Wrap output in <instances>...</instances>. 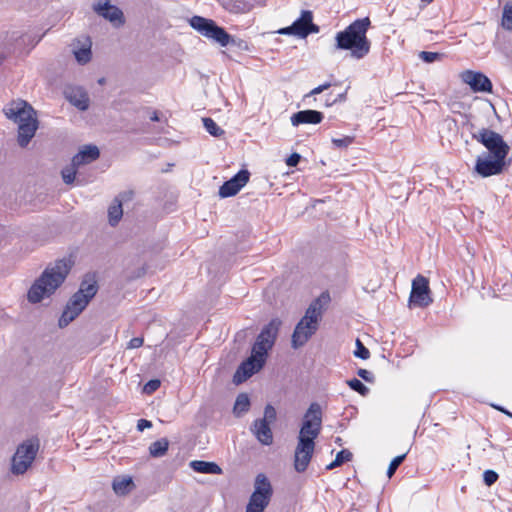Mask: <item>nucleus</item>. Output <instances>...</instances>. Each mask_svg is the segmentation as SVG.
<instances>
[{
  "label": "nucleus",
  "instance_id": "26",
  "mask_svg": "<svg viewBox=\"0 0 512 512\" xmlns=\"http://www.w3.org/2000/svg\"><path fill=\"white\" fill-rule=\"evenodd\" d=\"M190 467L198 473L204 474H221L222 469L214 462H207L202 460H194L190 462Z\"/></svg>",
  "mask_w": 512,
  "mask_h": 512
},
{
  "label": "nucleus",
  "instance_id": "49",
  "mask_svg": "<svg viewBox=\"0 0 512 512\" xmlns=\"http://www.w3.org/2000/svg\"><path fill=\"white\" fill-rule=\"evenodd\" d=\"M201 122L204 126V128H219L216 123L211 119V118H208V117H202L201 118Z\"/></svg>",
  "mask_w": 512,
  "mask_h": 512
},
{
  "label": "nucleus",
  "instance_id": "8",
  "mask_svg": "<svg viewBox=\"0 0 512 512\" xmlns=\"http://www.w3.org/2000/svg\"><path fill=\"white\" fill-rule=\"evenodd\" d=\"M38 450L37 439H29L21 443L12 457L11 472L15 475L24 474L31 467Z\"/></svg>",
  "mask_w": 512,
  "mask_h": 512
},
{
  "label": "nucleus",
  "instance_id": "6",
  "mask_svg": "<svg viewBox=\"0 0 512 512\" xmlns=\"http://www.w3.org/2000/svg\"><path fill=\"white\" fill-rule=\"evenodd\" d=\"M5 116L18 124V128H38L39 121L36 110L22 99L9 102L4 108Z\"/></svg>",
  "mask_w": 512,
  "mask_h": 512
},
{
  "label": "nucleus",
  "instance_id": "20",
  "mask_svg": "<svg viewBox=\"0 0 512 512\" xmlns=\"http://www.w3.org/2000/svg\"><path fill=\"white\" fill-rule=\"evenodd\" d=\"M329 302V294L327 292L321 293V295L313 300L308 306L302 319H306L308 322L313 323L319 327V323L322 319L325 307Z\"/></svg>",
  "mask_w": 512,
  "mask_h": 512
},
{
  "label": "nucleus",
  "instance_id": "13",
  "mask_svg": "<svg viewBox=\"0 0 512 512\" xmlns=\"http://www.w3.org/2000/svg\"><path fill=\"white\" fill-rule=\"evenodd\" d=\"M409 301L418 307H427L432 303L433 300L430 296V288L427 278L422 275H418L413 280Z\"/></svg>",
  "mask_w": 512,
  "mask_h": 512
},
{
  "label": "nucleus",
  "instance_id": "54",
  "mask_svg": "<svg viewBox=\"0 0 512 512\" xmlns=\"http://www.w3.org/2000/svg\"><path fill=\"white\" fill-rule=\"evenodd\" d=\"M432 1H433V0H421V2L426 3V4H429V3H431Z\"/></svg>",
  "mask_w": 512,
  "mask_h": 512
},
{
  "label": "nucleus",
  "instance_id": "50",
  "mask_svg": "<svg viewBox=\"0 0 512 512\" xmlns=\"http://www.w3.org/2000/svg\"><path fill=\"white\" fill-rule=\"evenodd\" d=\"M236 39V43L235 44H229V46H236L238 48H241V49H246L247 48V43L245 41H243L242 39H238V38H235Z\"/></svg>",
  "mask_w": 512,
  "mask_h": 512
},
{
  "label": "nucleus",
  "instance_id": "21",
  "mask_svg": "<svg viewBox=\"0 0 512 512\" xmlns=\"http://www.w3.org/2000/svg\"><path fill=\"white\" fill-rule=\"evenodd\" d=\"M91 40L89 37L75 39L71 44V51L80 65H85L92 58Z\"/></svg>",
  "mask_w": 512,
  "mask_h": 512
},
{
  "label": "nucleus",
  "instance_id": "3",
  "mask_svg": "<svg viewBox=\"0 0 512 512\" xmlns=\"http://www.w3.org/2000/svg\"><path fill=\"white\" fill-rule=\"evenodd\" d=\"M371 26L369 17L355 20L343 31L335 36V47L339 50H349L351 56L356 59L364 58L369 52L371 42L366 33Z\"/></svg>",
  "mask_w": 512,
  "mask_h": 512
},
{
  "label": "nucleus",
  "instance_id": "16",
  "mask_svg": "<svg viewBox=\"0 0 512 512\" xmlns=\"http://www.w3.org/2000/svg\"><path fill=\"white\" fill-rule=\"evenodd\" d=\"M65 99L73 106L81 111H85L89 107L90 99L87 91L78 85L68 84L63 89Z\"/></svg>",
  "mask_w": 512,
  "mask_h": 512
},
{
  "label": "nucleus",
  "instance_id": "43",
  "mask_svg": "<svg viewBox=\"0 0 512 512\" xmlns=\"http://www.w3.org/2000/svg\"><path fill=\"white\" fill-rule=\"evenodd\" d=\"M143 342H144L143 338H141V337H134V338H132V339L128 342V344H127V348H128V349H136V348H139V347H141V346L143 345Z\"/></svg>",
  "mask_w": 512,
  "mask_h": 512
},
{
  "label": "nucleus",
  "instance_id": "48",
  "mask_svg": "<svg viewBox=\"0 0 512 512\" xmlns=\"http://www.w3.org/2000/svg\"><path fill=\"white\" fill-rule=\"evenodd\" d=\"M147 113V117H149L150 120L152 121H158L160 122L161 121V118H162V114H160L159 112L157 111H151L150 109H147L146 111Z\"/></svg>",
  "mask_w": 512,
  "mask_h": 512
},
{
  "label": "nucleus",
  "instance_id": "4",
  "mask_svg": "<svg viewBox=\"0 0 512 512\" xmlns=\"http://www.w3.org/2000/svg\"><path fill=\"white\" fill-rule=\"evenodd\" d=\"M98 291L97 281L87 275L81 282L79 290L68 301L58 325L61 328L68 326L89 304Z\"/></svg>",
  "mask_w": 512,
  "mask_h": 512
},
{
  "label": "nucleus",
  "instance_id": "34",
  "mask_svg": "<svg viewBox=\"0 0 512 512\" xmlns=\"http://www.w3.org/2000/svg\"><path fill=\"white\" fill-rule=\"evenodd\" d=\"M36 130H19L18 144L21 147H26L31 139L35 136Z\"/></svg>",
  "mask_w": 512,
  "mask_h": 512
},
{
  "label": "nucleus",
  "instance_id": "14",
  "mask_svg": "<svg viewBox=\"0 0 512 512\" xmlns=\"http://www.w3.org/2000/svg\"><path fill=\"white\" fill-rule=\"evenodd\" d=\"M315 441L299 439L294 453V467L297 472H304L314 453Z\"/></svg>",
  "mask_w": 512,
  "mask_h": 512
},
{
  "label": "nucleus",
  "instance_id": "51",
  "mask_svg": "<svg viewBox=\"0 0 512 512\" xmlns=\"http://www.w3.org/2000/svg\"><path fill=\"white\" fill-rule=\"evenodd\" d=\"M208 132L214 137H221L225 130H208Z\"/></svg>",
  "mask_w": 512,
  "mask_h": 512
},
{
  "label": "nucleus",
  "instance_id": "35",
  "mask_svg": "<svg viewBox=\"0 0 512 512\" xmlns=\"http://www.w3.org/2000/svg\"><path fill=\"white\" fill-rule=\"evenodd\" d=\"M419 58L426 63H433L441 60L443 58V54L438 52L421 51L419 53Z\"/></svg>",
  "mask_w": 512,
  "mask_h": 512
},
{
  "label": "nucleus",
  "instance_id": "52",
  "mask_svg": "<svg viewBox=\"0 0 512 512\" xmlns=\"http://www.w3.org/2000/svg\"><path fill=\"white\" fill-rule=\"evenodd\" d=\"M494 408H496L497 410L503 412L504 414H506L507 416L511 417L512 418V413L509 412L508 410H506L505 408L501 407V406H496V405H493Z\"/></svg>",
  "mask_w": 512,
  "mask_h": 512
},
{
  "label": "nucleus",
  "instance_id": "1",
  "mask_svg": "<svg viewBox=\"0 0 512 512\" xmlns=\"http://www.w3.org/2000/svg\"><path fill=\"white\" fill-rule=\"evenodd\" d=\"M282 321L279 318L272 319L265 325L252 347L251 355L243 361L233 375V382L241 384L252 375L262 369L266 362L268 351L272 349L277 339Z\"/></svg>",
  "mask_w": 512,
  "mask_h": 512
},
{
  "label": "nucleus",
  "instance_id": "55",
  "mask_svg": "<svg viewBox=\"0 0 512 512\" xmlns=\"http://www.w3.org/2000/svg\"><path fill=\"white\" fill-rule=\"evenodd\" d=\"M104 82V79H100L99 83L102 84Z\"/></svg>",
  "mask_w": 512,
  "mask_h": 512
},
{
  "label": "nucleus",
  "instance_id": "30",
  "mask_svg": "<svg viewBox=\"0 0 512 512\" xmlns=\"http://www.w3.org/2000/svg\"><path fill=\"white\" fill-rule=\"evenodd\" d=\"M352 457L353 454L349 450L343 449L337 453L335 460L327 466V469L332 470L342 465L344 462L350 461Z\"/></svg>",
  "mask_w": 512,
  "mask_h": 512
},
{
  "label": "nucleus",
  "instance_id": "45",
  "mask_svg": "<svg viewBox=\"0 0 512 512\" xmlns=\"http://www.w3.org/2000/svg\"><path fill=\"white\" fill-rule=\"evenodd\" d=\"M358 376L361 377L366 382H372L373 381V374L366 370V369H359L357 372Z\"/></svg>",
  "mask_w": 512,
  "mask_h": 512
},
{
  "label": "nucleus",
  "instance_id": "28",
  "mask_svg": "<svg viewBox=\"0 0 512 512\" xmlns=\"http://www.w3.org/2000/svg\"><path fill=\"white\" fill-rule=\"evenodd\" d=\"M169 447V441L167 438H161L149 446V453L152 457L158 458L164 456Z\"/></svg>",
  "mask_w": 512,
  "mask_h": 512
},
{
  "label": "nucleus",
  "instance_id": "37",
  "mask_svg": "<svg viewBox=\"0 0 512 512\" xmlns=\"http://www.w3.org/2000/svg\"><path fill=\"white\" fill-rule=\"evenodd\" d=\"M354 355L363 360H366L370 357L368 348H366L359 339L356 340V350Z\"/></svg>",
  "mask_w": 512,
  "mask_h": 512
},
{
  "label": "nucleus",
  "instance_id": "7",
  "mask_svg": "<svg viewBox=\"0 0 512 512\" xmlns=\"http://www.w3.org/2000/svg\"><path fill=\"white\" fill-rule=\"evenodd\" d=\"M273 495V488L264 474H258L245 512H265Z\"/></svg>",
  "mask_w": 512,
  "mask_h": 512
},
{
  "label": "nucleus",
  "instance_id": "47",
  "mask_svg": "<svg viewBox=\"0 0 512 512\" xmlns=\"http://www.w3.org/2000/svg\"><path fill=\"white\" fill-rule=\"evenodd\" d=\"M152 427V422L149 421V420H146V419H140L138 420V423H137V429L142 432L144 431L146 428H150Z\"/></svg>",
  "mask_w": 512,
  "mask_h": 512
},
{
  "label": "nucleus",
  "instance_id": "44",
  "mask_svg": "<svg viewBox=\"0 0 512 512\" xmlns=\"http://www.w3.org/2000/svg\"><path fill=\"white\" fill-rule=\"evenodd\" d=\"M301 159L300 154L298 153H292L287 159L286 164L290 167H295Z\"/></svg>",
  "mask_w": 512,
  "mask_h": 512
},
{
  "label": "nucleus",
  "instance_id": "42",
  "mask_svg": "<svg viewBox=\"0 0 512 512\" xmlns=\"http://www.w3.org/2000/svg\"><path fill=\"white\" fill-rule=\"evenodd\" d=\"M160 387V381L157 379H153L148 381L144 386V392L150 394L155 392Z\"/></svg>",
  "mask_w": 512,
  "mask_h": 512
},
{
  "label": "nucleus",
  "instance_id": "39",
  "mask_svg": "<svg viewBox=\"0 0 512 512\" xmlns=\"http://www.w3.org/2000/svg\"><path fill=\"white\" fill-rule=\"evenodd\" d=\"M354 141L353 136H345L343 138H333L332 143L337 148H347Z\"/></svg>",
  "mask_w": 512,
  "mask_h": 512
},
{
  "label": "nucleus",
  "instance_id": "33",
  "mask_svg": "<svg viewBox=\"0 0 512 512\" xmlns=\"http://www.w3.org/2000/svg\"><path fill=\"white\" fill-rule=\"evenodd\" d=\"M347 385L362 396L369 393V389L359 379L353 378L346 381Z\"/></svg>",
  "mask_w": 512,
  "mask_h": 512
},
{
  "label": "nucleus",
  "instance_id": "32",
  "mask_svg": "<svg viewBox=\"0 0 512 512\" xmlns=\"http://www.w3.org/2000/svg\"><path fill=\"white\" fill-rule=\"evenodd\" d=\"M502 26L512 30V3H506L503 7Z\"/></svg>",
  "mask_w": 512,
  "mask_h": 512
},
{
  "label": "nucleus",
  "instance_id": "9",
  "mask_svg": "<svg viewBox=\"0 0 512 512\" xmlns=\"http://www.w3.org/2000/svg\"><path fill=\"white\" fill-rule=\"evenodd\" d=\"M472 138L483 144L487 152L482 154L506 158L509 152V146L503 137L494 130H478L472 133Z\"/></svg>",
  "mask_w": 512,
  "mask_h": 512
},
{
  "label": "nucleus",
  "instance_id": "23",
  "mask_svg": "<svg viewBox=\"0 0 512 512\" xmlns=\"http://www.w3.org/2000/svg\"><path fill=\"white\" fill-rule=\"evenodd\" d=\"M324 115L322 112L312 109L307 110H301L296 113H294L290 120L291 124L293 126H299V125H317L321 123L323 120Z\"/></svg>",
  "mask_w": 512,
  "mask_h": 512
},
{
  "label": "nucleus",
  "instance_id": "38",
  "mask_svg": "<svg viewBox=\"0 0 512 512\" xmlns=\"http://www.w3.org/2000/svg\"><path fill=\"white\" fill-rule=\"evenodd\" d=\"M276 417V409L271 404H267L264 408V416L261 420H266L267 423L271 424L276 420Z\"/></svg>",
  "mask_w": 512,
  "mask_h": 512
},
{
  "label": "nucleus",
  "instance_id": "27",
  "mask_svg": "<svg viewBox=\"0 0 512 512\" xmlns=\"http://www.w3.org/2000/svg\"><path fill=\"white\" fill-rule=\"evenodd\" d=\"M131 477H117L113 480L112 487L117 495H126L134 488Z\"/></svg>",
  "mask_w": 512,
  "mask_h": 512
},
{
  "label": "nucleus",
  "instance_id": "12",
  "mask_svg": "<svg viewBox=\"0 0 512 512\" xmlns=\"http://www.w3.org/2000/svg\"><path fill=\"white\" fill-rule=\"evenodd\" d=\"M283 35H295L306 38L311 33H318L319 27L313 23V14L309 10H303L301 16L292 25L281 28L277 31Z\"/></svg>",
  "mask_w": 512,
  "mask_h": 512
},
{
  "label": "nucleus",
  "instance_id": "41",
  "mask_svg": "<svg viewBox=\"0 0 512 512\" xmlns=\"http://www.w3.org/2000/svg\"><path fill=\"white\" fill-rule=\"evenodd\" d=\"M330 87H331V83H329V82L324 83V84H322V85L312 89L309 93L305 94L303 100L306 101L310 97H312L314 95H317V94H320V93H322L323 91L327 90Z\"/></svg>",
  "mask_w": 512,
  "mask_h": 512
},
{
  "label": "nucleus",
  "instance_id": "53",
  "mask_svg": "<svg viewBox=\"0 0 512 512\" xmlns=\"http://www.w3.org/2000/svg\"><path fill=\"white\" fill-rule=\"evenodd\" d=\"M346 99V93H341L339 94L334 100L333 102H338V101H344Z\"/></svg>",
  "mask_w": 512,
  "mask_h": 512
},
{
  "label": "nucleus",
  "instance_id": "17",
  "mask_svg": "<svg viewBox=\"0 0 512 512\" xmlns=\"http://www.w3.org/2000/svg\"><path fill=\"white\" fill-rule=\"evenodd\" d=\"M250 173L246 169L240 170L231 179L224 182L219 188V196L227 198L236 195L249 181Z\"/></svg>",
  "mask_w": 512,
  "mask_h": 512
},
{
  "label": "nucleus",
  "instance_id": "31",
  "mask_svg": "<svg viewBox=\"0 0 512 512\" xmlns=\"http://www.w3.org/2000/svg\"><path fill=\"white\" fill-rule=\"evenodd\" d=\"M78 167L79 165H74L72 160L70 166L62 169L61 175L65 184H72L74 182Z\"/></svg>",
  "mask_w": 512,
  "mask_h": 512
},
{
  "label": "nucleus",
  "instance_id": "18",
  "mask_svg": "<svg viewBox=\"0 0 512 512\" xmlns=\"http://www.w3.org/2000/svg\"><path fill=\"white\" fill-rule=\"evenodd\" d=\"M318 326L308 322L306 319H300L295 326L292 334L291 344L294 349L304 346L308 340L316 333Z\"/></svg>",
  "mask_w": 512,
  "mask_h": 512
},
{
  "label": "nucleus",
  "instance_id": "5",
  "mask_svg": "<svg viewBox=\"0 0 512 512\" xmlns=\"http://www.w3.org/2000/svg\"><path fill=\"white\" fill-rule=\"evenodd\" d=\"M190 26L221 47H227L229 44H235L236 39L230 35L223 27H220L212 19L195 15L189 19Z\"/></svg>",
  "mask_w": 512,
  "mask_h": 512
},
{
  "label": "nucleus",
  "instance_id": "29",
  "mask_svg": "<svg viewBox=\"0 0 512 512\" xmlns=\"http://www.w3.org/2000/svg\"><path fill=\"white\" fill-rule=\"evenodd\" d=\"M250 407V400L247 394L241 393L237 396L235 404H234V413L236 415H240L242 413H245L249 410Z\"/></svg>",
  "mask_w": 512,
  "mask_h": 512
},
{
  "label": "nucleus",
  "instance_id": "11",
  "mask_svg": "<svg viewBox=\"0 0 512 512\" xmlns=\"http://www.w3.org/2000/svg\"><path fill=\"white\" fill-rule=\"evenodd\" d=\"M507 166L508 163L506 162V158L480 154L476 158L473 173L482 178H487L494 175H500Z\"/></svg>",
  "mask_w": 512,
  "mask_h": 512
},
{
  "label": "nucleus",
  "instance_id": "25",
  "mask_svg": "<svg viewBox=\"0 0 512 512\" xmlns=\"http://www.w3.org/2000/svg\"><path fill=\"white\" fill-rule=\"evenodd\" d=\"M100 152L95 145L84 146L74 157L72 158L74 165H85L89 164L99 158Z\"/></svg>",
  "mask_w": 512,
  "mask_h": 512
},
{
  "label": "nucleus",
  "instance_id": "10",
  "mask_svg": "<svg viewBox=\"0 0 512 512\" xmlns=\"http://www.w3.org/2000/svg\"><path fill=\"white\" fill-rule=\"evenodd\" d=\"M322 410L318 403H312L303 417V423L299 431L298 440L308 439L315 441L321 432Z\"/></svg>",
  "mask_w": 512,
  "mask_h": 512
},
{
  "label": "nucleus",
  "instance_id": "22",
  "mask_svg": "<svg viewBox=\"0 0 512 512\" xmlns=\"http://www.w3.org/2000/svg\"><path fill=\"white\" fill-rule=\"evenodd\" d=\"M133 198V192L132 191H125L120 193L115 199L113 200L112 204L108 208V218H109V224L111 226H116L119 221L122 218L123 215V208L122 204L125 201H129Z\"/></svg>",
  "mask_w": 512,
  "mask_h": 512
},
{
  "label": "nucleus",
  "instance_id": "2",
  "mask_svg": "<svg viewBox=\"0 0 512 512\" xmlns=\"http://www.w3.org/2000/svg\"><path fill=\"white\" fill-rule=\"evenodd\" d=\"M69 271L70 265L64 259L47 266L28 290L27 300L32 304H37L45 297L53 295L65 281Z\"/></svg>",
  "mask_w": 512,
  "mask_h": 512
},
{
  "label": "nucleus",
  "instance_id": "19",
  "mask_svg": "<svg viewBox=\"0 0 512 512\" xmlns=\"http://www.w3.org/2000/svg\"><path fill=\"white\" fill-rule=\"evenodd\" d=\"M461 80L470 86L474 92H491L492 82L481 72L465 70L460 75Z\"/></svg>",
  "mask_w": 512,
  "mask_h": 512
},
{
  "label": "nucleus",
  "instance_id": "15",
  "mask_svg": "<svg viewBox=\"0 0 512 512\" xmlns=\"http://www.w3.org/2000/svg\"><path fill=\"white\" fill-rule=\"evenodd\" d=\"M93 10L116 27L125 23L123 12L118 7L111 5L110 0H98L93 5Z\"/></svg>",
  "mask_w": 512,
  "mask_h": 512
},
{
  "label": "nucleus",
  "instance_id": "46",
  "mask_svg": "<svg viewBox=\"0 0 512 512\" xmlns=\"http://www.w3.org/2000/svg\"><path fill=\"white\" fill-rule=\"evenodd\" d=\"M174 141H172L170 138L166 136H159L156 138V143L159 146H170Z\"/></svg>",
  "mask_w": 512,
  "mask_h": 512
},
{
  "label": "nucleus",
  "instance_id": "24",
  "mask_svg": "<svg viewBox=\"0 0 512 512\" xmlns=\"http://www.w3.org/2000/svg\"><path fill=\"white\" fill-rule=\"evenodd\" d=\"M251 432L261 444L268 446L273 443L270 423H267L266 420L256 419L251 426Z\"/></svg>",
  "mask_w": 512,
  "mask_h": 512
},
{
  "label": "nucleus",
  "instance_id": "40",
  "mask_svg": "<svg viewBox=\"0 0 512 512\" xmlns=\"http://www.w3.org/2000/svg\"><path fill=\"white\" fill-rule=\"evenodd\" d=\"M498 477L494 470H486L483 473V480L487 486H492L498 480Z\"/></svg>",
  "mask_w": 512,
  "mask_h": 512
},
{
  "label": "nucleus",
  "instance_id": "36",
  "mask_svg": "<svg viewBox=\"0 0 512 512\" xmlns=\"http://www.w3.org/2000/svg\"><path fill=\"white\" fill-rule=\"evenodd\" d=\"M405 457H406V454H402V455L396 456L390 462V464L388 466V469H387V476L389 478H391L395 474L396 470L402 464V462L404 461Z\"/></svg>",
  "mask_w": 512,
  "mask_h": 512
}]
</instances>
